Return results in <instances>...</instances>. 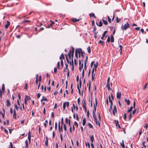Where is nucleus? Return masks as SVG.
Returning <instances> with one entry per match:
<instances>
[{
	"instance_id": "f257e3e1",
	"label": "nucleus",
	"mask_w": 148,
	"mask_h": 148,
	"mask_svg": "<svg viewBox=\"0 0 148 148\" xmlns=\"http://www.w3.org/2000/svg\"><path fill=\"white\" fill-rule=\"evenodd\" d=\"M95 101H96L95 104L94 106V109L95 111L94 110H93V112H92L93 117L95 120H97L96 116V115L95 114V112L96 111V107L97 106V101L96 99H95Z\"/></svg>"
},
{
	"instance_id": "f03ea898",
	"label": "nucleus",
	"mask_w": 148,
	"mask_h": 148,
	"mask_svg": "<svg viewBox=\"0 0 148 148\" xmlns=\"http://www.w3.org/2000/svg\"><path fill=\"white\" fill-rule=\"evenodd\" d=\"M129 27V25L128 23H127L124 25L123 26H121V29L123 30H126Z\"/></svg>"
},
{
	"instance_id": "7ed1b4c3",
	"label": "nucleus",
	"mask_w": 148,
	"mask_h": 148,
	"mask_svg": "<svg viewBox=\"0 0 148 148\" xmlns=\"http://www.w3.org/2000/svg\"><path fill=\"white\" fill-rule=\"evenodd\" d=\"M117 112V109L116 106H114V109L112 110V114H113L115 116V113Z\"/></svg>"
},
{
	"instance_id": "20e7f679",
	"label": "nucleus",
	"mask_w": 148,
	"mask_h": 148,
	"mask_svg": "<svg viewBox=\"0 0 148 148\" xmlns=\"http://www.w3.org/2000/svg\"><path fill=\"white\" fill-rule=\"evenodd\" d=\"M121 92L120 91L118 92L116 94V98L118 99H120L121 97Z\"/></svg>"
},
{
	"instance_id": "39448f33",
	"label": "nucleus",
	"mask_w": 148,
	"mask_h": 148,
	"mask_svg": "<svg viewBox=\"0 0 148 148\" xmlns=\"http://www.w3.org/2000/svg\"><path fill=\"white\" fill-rule=\"evenodd\" d=\"M58 128H59V131L60 133V132L61 131H62V125L61 127H60V121H59V123H58Z\"/></svg>"
},
{
	"instance_id": "423d86ee",
	"label": "nucleus",
	"mask_w": 148,
	"mask_h": 148,
	"mask_svg": "<svg viewBox=\"0 0 148 148\" xmlns=\"http://www.w3.org/2000/svg\"><path fill=\"white\" fill-rule=\"evenodd\" d=\"M7 24H6L5 26V27L6 29L8 28L10 24V22L8 21H7Z\"/></svg>"
},
{
	"instance_id": "0eeeda50",
	"label": "nucleus",
	"mask_w": 148,
	"mask_h": 148,
	"mask_svg": "<svg viewBox=\"0 0 148 148\" xmlns=\"http://www.w3.org/2000/svg\"><path fill=\"white\" fill-rule=\"evenodd\" d=\"M31 133L30 131L28 132V140H29V143L30 142L31 140Z\"/></svg>"
},
{
	"instance_id": "6e6552de",
	"label": "nucleus",
	"mask_w": 148,
	"mask_h": 148,
	"mask_svg": "<svg viewBox=\"0 0 148 148\" xmlns=\"http://www.w3.org/2000/svg\"><path fill=\"white\" fill-rule=\"evenodd\" d=\"M77 49L78 52V53H83V52L82 51V50L81 48H77L76 49Z\"/></svg>"
},
{
	"instance_id": "1a4fd4ad",
	"label": "nucleus",
	"mask_w": 148,
	"mask_h": 148,
	"mask_svg": "<svg viewBox=\"0 0 148 148\" xmlns=\"http://www.w3.org/2000/svg\"><path fill=\"white\" fill-rule=\"evenodd\" d=\"M80 20V19H77L76 18H73L72 19V21L74 22H76L79 21Z\"/></svg>"
},
{
	"instance_id": "9d476101",
	"label": "nucleus",
	"mask_w": 148,
	"mask_h": 148,
	"mask_svg": "<svg viewBox=\"0 0 148 148\" xmlns=\"http://www.w3.org/2000/svg\"><path fill=\"white\" fill-rule=\"evenodd\" d=\"M43 101H47V99L45 97L43 96L42 99L41 100V101L42 102Z\"/></svg>"
},
{
	"instance_id": "9b49d317",
	"label": "nucleus",
	"mask_w": 148,
	"mask_h": 148,
	"mask_svg": "<svg viewBox=\"0 0 148 148\" xmlns=\"http://www.w3.org/2000/svg\"><path fill=\"white\" fill-rule=\"evenodd\" d=\"M88 57L87 56L86 58V59L85 60V63H84V69H85L86 68V64L87 62Z\"/></svg>"
},
{
	"instance_id": "f8f14e48",
	"label": "nucleus",
	"mask_w": 148,
	"mask_h": 148,
	"mask_svg": "<svg viewBox=\"0 0 148 148\" xmlns=\"http://www.w3.org/2000/svg\"><path fill=\"white\" fill-rule=\"evenodd\" d=\"M6 102L7 103V106L8 107H9L10 106V100L8 99H7L6 100Z\"/></svg>"
},
{
	"instance_id": "ddd939ff",
	"label": "nucleus",
	"mask_w": 148,
	"mask_h": 148,
	"mask_svg": "<svg viewBox=\"0 0 148 148\" xmlns=\"http://www.w3.org/2000/svg\"><path fill=\"white\" fill-rule=\"evenodd\" d=\"M89 16L90 17H93L95 18H96V17L95 16V15L94 13H91L89 14Z\"/></svg>"
},
{
	"instance_id": "4468645a",
	"label": "nucleus",
	"mask_w": 148,
	"mask_h": 148,
	"mask_svg": "<svg viewBox=\"0 0 148 148\" xmlns=\"http://www.w3.org/2000/svg\"><path fill=\"white\" fill-rule=\"evenodd\" d=\"M86 120L85 118H84L83 120L82 125L83 126H84L86 124Z\"/></svg>"
},
{
	"instance_id": "2eb2a0df",
	"label": "nucleus",
	"mask_w": 148,
	"mask_h": 148,
	"mask_svg": "<svg viewBox=\"0 0 148 148\" xmlns=\"http://www.w3.org/2000/svg\"><path fill=\"white\" fill-rule=\"evenodd\" d=\"M51 22V23L49 25H48V26L46 27L47 28H49L50 27L52 26L54 24V22H52L51 21H50Z\"/></svg>"
},
{
	"instance_id": "dca6fc26",
	"label": "nucleus",
	"mask_w": 148,
	"mask_h": 148,
	"mask_svg": "<svg viewBox=\"0 0 148 148\" xmlns=\"http://www.w3.org/2000/svg\"><path fill=\"white\" fill-rule=\"evenodd\" d=\"M46 141H45V145L47 147L48 146V138H47V136H46Z\"/></svg>"
},
{
	"instance_id": "f3484780",
	"label": "nucleus",
	"mask_w": 148,
	"mask_h": 148,
	"mask_svg": "<svg viewBox=\"0 0 148 148\" xmlns=\"http://www.w3.org/2000/svg\"><path fill=\"white\" fill-rule=\"evenodd\" d=\"M78 51L77 49H75V56L76 58H78Z\"/></svg>"
},
{
	"instance_id": "a211bd4d",
	"label": "nucleus",
	"mask_w": 148,
	"mask_h": 148,
	"mask_svg": "<svg viewBox=\"0 0 148 148\" xmlns=\"http://www.w3.org/2000/svg\"><path fill=\"white\" fill-rule=\"evenodd\" d=\"M109 101L110 103H111L110 106H112V105L113 103H112V100L111 99V98L110 97V96L109 95Z\"/></svg>"
},
{
	"instance_id": "6ab92c4d",
	"label": "nucleus",
	"mask_w": 148,
	"mask_h": 148,
	"mask_svg": "<svg viewBox=\"0 0 148 148\" xmlns=\"http://www.w3.org/2000/svg\"><path fill=\"white\" fill-rule=\"evenodd\" d=\"M111 42H114V38L112 35H111Z\"/></svg>"
},
{
	"instance_id": "aec40b11",
	"label": "nucleus",
	"mask_w": 148,
	"mask_h": 148,
	"mask_svg": "<svg viewBox=\"0 0 148 148\" xmlns=\"http://www.w3.org/2000/svg\"><path fill=\"white\" fill-rule=\"evenodd\" d=\"M64 55L63 54V53H62V54L60 56V59L61 60H62V59H64Z\"/></svg>"
},
{
	"instance_id": "412c9836",
	"label": "nucleus",
	"mask_w": 148,
	"mask_h": 148,
	"mask_svg": "<svg viewBox=\"0 0 148 148\" xmlns=\"http://www.w3.org/2000/svg\"><path fill=\"white\" fill-rule=\"evenodd\" d=\"M97 25L99 27H101L102 25V23L101 21H99V25H98L97 23H96Z\"/></svg>"
},
{
	"instance_id": "4be33fe9",
	"label": "nucleus",
	"mask_w": 148,
	"mask_h": 148,
	"mask_svg": "<svg viewBox=\"0 0 148 148\" xmlns=\"http://www.w3.org/2000/svg\"><path fill=\"white\" fill-rule=\"evenodd\" d=\"M125 101L126 102H127V104L128 105H129L130 103V101L129 99L127 100V99H125Z\"/></svg>"
},
{
	"instance_id": "5701e85b",
	"label": "nucleus",
	"mask_w": 148,
	"mask_h": 148,
	"mask_svg": "<svg viewBox=\"0 0 148 148\" xmlns=\"http://www.w3.org/2000/svg\"><path fill=\"white\" fill-rule=\"evenodd\" d=\"M94 68H95V72H96V71L97 68V66H98L97 62L96 64H94Z\"/></svg>"
},
{
	"instance_id": "b1692460",
	"label": "nucleus",
	"mask_w": 148,
	"mask_h": 148,
	"mask_svg": "<svg viewBox=\"0 0 148 148\" xmlns=\"http://www.w3.org/2000/svg\"><path fill=\"white\" fill-rule=\"evenodd\" d=\"M102 21H103V23L106 25H108V22H107V21H106L105 20L103 19H102Z\"/></svg>"
},
{
	"instance_id": "393cba45",
	"label": "nucleus",
	"mask_w": 148,
	"mask_h": 148,
	"mask_svg": "<svg viewBox=\"0 0 148 148\" xmlns=\"http://www.w3.org/2000/svg\"><path fill=\"white\" fill-rule=\"evenodd\" d=\"M122 143H120V145H121V146L123 148H125V145H124V144L123 140H122Z\"/></svg>"
},
{
	"instance_id": "a878e982",
	"label": "nucleus",
	"mask_w": 148,
	"mask_h": 148,
	"mask_svg": "<svg viewBox=\"0 0 148 148\" xmlns=\"http://www.w3.org/2000/svg\"><path fill=\"white\" fill-rule=\"evenodd\" d=\"M90 140H91V141L92 142V143H93L94 140L93 136H90Z\"/></svg>"
},
{
	"instance_id": "bb28decb",
	"label": "nucleus",
	"mask_w": 148,
	"mask_h": 148,
	"mask_svg": "<svg viewBox=\"0 0 148 148\" xmlns=\"http://www.w3.org/2000/svg\"><path fill=\"white\" fill-rule=\"evenodd\" d=\"M106 87L108 88L109 90H111V89L110 88V85L109 84L107 83Z\"/></svg>"
},
{
	"instance_id": "cd10ccee",
	"label": "nucleus",
	"mask_w": 148,
	"mask_h": 148,
	"mask_svg": "<svg viewBox=\"0 0 148 148\" xmlns=\"http://www.w3.org/2000/svg\"><path fill=\"white\" fill-rule=\"evenodd\" d=\"M83 64L82 63L81 64V65L79 66V69L80 71H81V69L83 68Z\"/></svg>"
},
{
	"instance_id": "c85d7f7f",
	"label": "nucleus",
	"mask_w": 148,
	"mask_h": 148,
	"mask_svg": "<svg viewBox=\"0 0 148 148\" xmlns=\"http://www.w3.org/2000/svg\"><path fill=\"white\" fill-rule=\"evenodd\" d=\"M95 123L97 125H98L99 127H100V124L99 121H97V120H95Z\"/></svg>"
},
{
	"instance_id": "c756f323",
	"label": "nucleus",
	"mask_w": 148,
	"mask_h": 148,
	"mask_svg": "<svg viewBox=\"0 0 148 148\" xmlns=\"http://www.w3.org/2000/svg\"><path fill=\"white\" fill-rule=\"evenodd\" d=\"M98 43L100 44L101 45H102L104 44V42L103 41L100 40L99 42Z\"/></svg>"
},
{
	"instance_id": "7c9ffc66",
	"label": "nucleus",
	"mask_w": 148,
	"mask_h": 148,
	"mask_svg": "<svg viewBox=\"0 0 148 148\" xmlns=\"http://www.w3.org/2000/svg\"><path fill=\"white\" fill-rule=\"evenodd\" d=\"M30 99L31 98L29 96H27L26 95L25 98V99L26 101H27L28 99Z\"/></svg>"
},
{
	"instance_id": "2f4dec72",
	"label": "nucleus",
	"mask_w": 148,
	"mask_h": 148,
	"mask_svg": "<svg viewBox=\"0 0 148 148\" xmlns=\"http://www.w3.org/2000/svg\"><path fill=\"white\" fill-rule=\"evenodd\" d=\"M92 76L91 80L92 81H94L95 74H92Z\"/></svg>"
},
{
	"instance_id": "473e14b6",
	"label": "nucleus",
	"mask_w": 148,
	"mask_h": 148,
	"mask_svg": "<svg viewBox=\"0 0 148 148\" xmlns=\"http://www.w3.org/2000/svg\"><path fill=\"white\" fill-rule=\"evenodd\" d=\"M88 52L89 53H90L91 52L90 48V46H89L87 48Z\"/></svg>"
},
{
	"instance_id": "72a5a7b5",
	"label": "nucleus",
	"mask_w": 148,
	"mask_h": 148,
	"mask_svg": "<svg viewBox=\"0 0 148 148\" xmlns=\"http://www.w3.org/2000/svg\"><path fill=\"white\" fill-rule=\"evenodd\" d=\"M83 102V107H86V103L85 101V100L84 99L83 100V101L82 102Z\"/></svg>"
},
{
	"instance_id": "f704fd0d",
	"label": "nucleus",
	"mask_w": 148,
	"mask_h": 148,
	"mask_svg": "<svg viewBox=\"0 0 148 148\" xmlns=\"http://www.w3.org/2000/svg\"><path fill=\"white\" fill-rule=\"evenodd\" d=\"M132 109H133L132 106L131 107H130V108L128 110L127 112H130L132 110Z\"/></svg>"
},
{
	"instance_id": "c9c22d12",
	"label": "nucleus",
	"mask_w": 148,
	"mask_h": 148,
	"mask_svg": "<svg viewBox=\"0 0 148 148\" xmlns=\"http://www.w3.org/2000/svg\"><path fill=\"white\" fill-rule=\"evenodd\" d=\"M88 125L90 128H93V127L90 123H89Z\"/></svg>"
},
{
	"instance_id": "e433bc0d",
	"label": "nucleus",
	"mask_w": 148,
	"mask_h": 148,
	"mask_svg": "<svg viewBox=\"0 0 148 148\" xmlns=\"http://www.w3.org/2000/svg\"><path fill=\"white\" fill-rule=\"evenodd\" d=\"M74 50L75 49L73 47H72L71 49V53H74Z\"/></svg>"
},
{
	"instance_id": "4c0bfd02",
	"label": "nucleus",
	"mask_w": 148,
	"mask_h": 148,
	"mask_svg": "<svg viewBox=\"0 0 148 148\" xmlns=\"http://www.w3.org/2000/svg\"><path fill=\"white\" fill-rule=\"evenodd\" d=\"M108 33V31H106L104 32H103L102 36H105L106 34Z\"/></svg>"
},
{
	"instance_id": "58836bf2",
	"label": "nucleus",
	"mask_w": 148,
	"mask_h": 148,
	"mask_svg": "<svg viewBox=\"0 0 148 148\" xmlns=\"http://www.w3.org/2000/svg\"><path fill=\"white\" fill-rule=\"evenodd\" d=\"M5 89V85L4 84H3V85H2V91H4Z\"/></svg>"
},
{
	"instance_id": "ea45409f",
	"label": "nucleus",
	"mask_w": 148,
	"mask_h": 148,
	"mask_svg": "<svg viewBox=\"0 0 148 148\" xmlns=\"http://www.w3.org/2000/svg\"><path fill=\"white\" fill-rule=\"evenodd\" d=\"M63 127H64V129L65 131V132L66 131H67L66 127L65 124H64Z\"/></svg>"
},
{
	"instance_id": "a19ab883",
	"label": "nucleus",
	"mask_w": 148,
	"mask_h": 148,
	"mask_svg": "<svg viewBox=\"0 0 148 148\" xmlns=\"http://www.w3.org/2000/svg\"><path fill=\"white\" fill-rule=\"evenodd\" d=\"M85 145H86V146H87V145H88V147L89 148L90 147V144H89V143L88 142L87 143L86 142Z\"/></svg>"
},
{
	"instance_id": "79ce46f5",
	"label": "nucleus",
	"mask_w": 148,
	"mask_h": 148,
	"mask_svg": "<svg viewBox=\"0 0 148 148\" xmlns=\"http://www.w3.org/2000/svg\"><path fill=\"white\" fill-rule=\"evenodd\" d=\"M121 21V19L120 18H119L118 17H116V21L117 23H119Z\"/></svg>"
},
{
	"instance_id": "37998d69",
	"label": "nucleus",
	"mask_w": 148,
	"mask_h": 148,
	"mask_svg": "<svg viewBox=\"0 0 148 148\" xmlns=\"http://www.w3.org/2000/svg\"><path fill=\"white\" fill-rule=\"evenodd\" d=\"M48 122L47 120H46L45 121V122L44 123V126L45 127H46L47 124L48 123Z\"/></svg>"
},
{
	"instance_id": "c03bdc74",
	"label": "nucleus",
	"mask_w": 148,
	"mask_h": 148,
	"mask_svg": "<svg viewBox=\"0 0 148 148\" xmlns=\"http://www.w3.org/2000/svg\"><path fill=\"white\" fill-rule=\"evenodd\" d=\"M115 122L116 125V126H117L118 125H119V121L118 120H115Z\"/></svg>"
},
{
	"instance_id": "a18cd8bd",
	"label": "nucleus",
	"mask_w": 148,
	"mask_h": 148,
	"mask_svg": "<svg viewBox=\"0 0 148 148\" xmlns=\"http://www.w3.org/2000/svg\"><path fill=\"white\" fill-rule=\"evenodd\" d=\"M16 114H15V113L13 115V117L14 119H16Z\"/></svg>"
},
{
	"instance_id": "49530a36",
	"label": "nucleus",
	"mask_w": 148,
	"mask_h": 148,
	"mask_svg": "<svg viewBox=\"0 0 148 148\" xmlns=\"http://www.w3.org/2000/svg\"><path fill=\"white\" fill-rule=\"evenodd\" d=\"M54 73H56L57 72V69L56 67H55L54 69Z\"/></svg>"
},
{
	"instance_id": "de8ad7c7",
	"label": "nucleus",
	"mask_w": 148,
	"mask_h": 148,
	"mask_svg": "<svg viewBox=\"0 0 148 148\" xmlns=\"http://www.w3.org/2000/svg\"><path fill=\"white\" fill-rule=\"evenodd\" d=\"M25 143L26 146V147H28V142H27V140H26L25 141Z\"/></svg>"
},
{
	"instance_id": "09e8293b",
	"label": "nucleus",
	"mask_w": 148,
	"mask_h": 148,
	"mask_svg": "<svg viewBox=\"0 0 148 148\" xmlns=\"http://www.w3.org/2000/svg\"><path fill=\"white\" fill-rule=\"evenodd\" d=\"M66 105V103L64 102V103L63 104V109L64 110L65 109Z\"/></svg>"
},
{
	"instance_id": "8fccbe9b",
	"label": "nucleus",
	"mask_w": 148,
	"mask_h": 148,
	"mask_svg": "<svg viewBox=\"0 0 148 148\" xmlns=\"http://www.w3.org/2000/svg\"><path fill=\"white\" fill-rule=\"evenodd\" d=\"M77 89L79 91V94H81V92H80V89L79 88V86H78V84H77Z\"/></svg>"
},
{
	"instance_id": "3c124183",
	"label": "nucleus",
	"mask_w": 148,
	"mask_h": 148,
	"mask_svg": "<svg viewBox=\"0 0 148 148\" xmlns=\"http://www.w3.org/2000/svg\"><path fill=\"white\" fill-rule=\"evenodd\" d=\"M74 125L76 126L77 127H78V124L77 123L76 121H75L74 123Z\"/></svg>"
},
{
	"instance_id": "603ef678",
	"label": "nucleus",
	"mask_w": 148,
	"mask_h": 148,
	"mask_svg": "<svg viewBox=\"0 0 148 148\" xmlns=\"http://www.w3.org/2000/svg\"><path fill=\"white\" fill-rule=\"evenodd\" d=\"M107 42H110V36H108V38H107Z\"/></svg>"
},
{
	"instance_id": "864d4df0",
	"label": "nucleus",
	"mask_w": 148,
	"mask_h": 148,
	"mask_svg": "<svg viewBox=\"0 0 148 148\" xmlns=\"http://www.w3.org/2000/svg\"><path fill=\"white\" fill-rule=\"evenodd\" d=\"M108 21L109 23H110L111 22V19L110 18L109 16H108Z\"/></svg>"
},
{
	"instance_id": "5fc2aeb1",
	"label": "nucleus",
	"mask_w": 148,
	"mask_h": 148,
	"mask_svg": "<svg viewBox=\"0 0 148 148\" xmlns=\"http://www.w3.org/2000/svg\"><path fill=\"white\" fill-rule=\"evenodd\" d=\"M73 54H74V53H73L71 54V58H72L71 59L72 60V62H73Z\"/></svg>"
},
{
	"instance_id": "6e6d98bb",
	"label": "nucleus",
	"mask_w": 148,
	"mask_h": 148,
	"mask_svg": "<svg viewBox=\"0 0 148 148\" xmlns=\"http://www.w3.org/2000/svg\"><path fill=\"white\" fill-rule=\"evenodd\" d=\"M66 103V105L67 107H68L69 106V102H65Z\"/></svg>"
},
{
	"instance_id": "4d7b16f0",
	"label": "nucleus",
	"mask_w": 148,
	"mask_h": 148,
	"mask_svg": "<svg viewBox=\"0 0 148 148\" xmlns=\"http://www.w3.org/2000/svg\"><path fill=\"white\" fill-rule=\"evenodd\" d=\"M24 88L26 90H27V84L26 83L25 84V86Z\"/></svg>"
},
{
	"instance_id": "13d9d810",
	"label": "nucleus",
	"mask_w": 148,
	"mask_h": 148,
	"mask_svg": "<svg viewBox=\"0 0 148 148\" xmlns=\"http://www.w3.org/2000/svg\"><path fill=\"white\" fill-rule=\"evenodd\" d=\"M42 80V77L41 75H40L39 77V81L41 82Z\"/></svg>"
},
{
	"instance_id": "bf43d9fd",
	"label": "nucleus",
	"mask_w": 148,
	"mask_h": 148,
	"mask_svg": "<svg viewBox=\"0 0 148 148\" xmlns=\"http://www.w3.org/2000/svg\"><path fill=\"white\" fill-rule=\"evenodd\" d=\"M136 109L135 110H133V111H132V114H134L135 113H136Z\"/></svg>"
},
{
	"instance_id": "052dcab7",
	"label": "nucleus",
	"mask_w": 148,
	"mask_h": 148,
	"mask_svg": "<svg viewBox=\"0 0 148 148\" xmlns=\"http://www.w3.org/2000/svg\"><path fill=\"white\" fill-rule=\"evenodd\" d=\"M61 65L62 67L63 66H64L63 62V61L62 60H61Z\"/></svg>"
},
{
	"instance_id": "680f3d73",
	"label": "nucleus",
	"mask_w": 148,
	"mask_h": 148,
	"mask_svg": "<svg viewBox=\"0 0 148 148\" xmlns=\"http://www.w3.org/2000/svg\"><path fill=\"white\" fill-rule=\"evenodd\" d=\"M145 141H143V143H143V145L144 146V147L145 148L146 147V146L145 145Z\"/></svg>"
},
{
	"instance_id": "e2e57ef3",
	"label": "nucleus",
	"mask_w": 148,
	"mask_h": 148,
	"mask_svg": "<svg viewBox=\"0 0 148 148\" xmlns=\"http://www.w3.org/2000/svg\"><path fill=\"white\" fill-rule=\"evenodd\" d=\"M71 50H70L69 51V53H68V56H71Z\"/></svg>"
},
{
	"instance_id": "0e129e2a",
	"label": "nucleus",
	"mask_w": 148,
	"mask_h": 148,
	"mask_svg": "<svg viewBox=\"0 0 148 148\" xmlns=\"http://www.w3.org/2000/svg\"><path fill=\"white\" fill-rule=\"evenodd\" d=\"M147 84V83L145 84V85L144 86V87L143 88V89L145 90L146 88Z\"/></svg>"
},
{
	"instance_id": "69168bd1",
	"label": "nucleus",
	"mask_w": 148,
	"mask_h": 148,
	"mask_svg": "<svg viewBox=\"0 0 148 148\" xmlns=\"http://www.w3.org/2000/svg\"><path fill=\"white\" fill-rule=\"evenodd\" d=\"M127 118L126 116V114L125 113L124 114V120H125Z\"/></svg>"
},
{
	"instance_id": "338daca9",
	"label": "nucleus",
	"mask_w": 148,
	"mask_h": 148,
	"mask_svg": "<svg viewBox=\"0 0 148 148\" xmlns=\"http://www.w3.org/2000/svg\"><path fill=\"white\" fill-rule=\"evenodd\" d=\"M60 67V62L58 61L57 63V68L59 69Z\"/></svg>"
},
{
	"instance_id": "774afa93",
	"label": "nucleus",
	"mask_w": 148,
	"mask_h": 148,
	"mask_svg": "<svg viewBox=\"0 0 148 148\" xmlns=\"http://www.w3.org/2000/svg\"><path fill=\"white\" fill-rule=\"evenodd\" d=\"M40 94L39 93H38V94L37 95V97L38 98H39L40 97Z\"/></svg>"
}]
</instances>
